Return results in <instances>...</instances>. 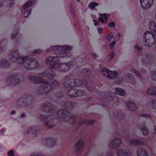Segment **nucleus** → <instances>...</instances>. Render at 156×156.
I'll list each match as a JSON object with an SVG mask.
<instances>
[{"mask_svg":"<svg viewBox=\"0 0 156 156\" xmlns=\"http://www.w3.org/2000/svg\"><path fill=\"white\" fill-rule=\"evenodd\" d=\"M81 73L86 76V78L83 80L79 79H70L66 80L64 83L65 87L71 88L67 91V94L70 97H77L85 94V92L83 90L76 88V87L82 85L86 86L87 89L91 93L94 90L95 87L92 85L90 77L91 73V69L84 68L82 70Z\"/></svg>","mask_w":156,"mask_h":156,"instance_id":"1","label":"nucleus"},{"mask_svg":"<svg viewBox=\"0 0 156 156\" xmlns=\"http://www.w3.org/2000/svg\"><path fill=\"white\" fill-rule=\"evenodd\" d=\"M55 75L54 71L48 69L39 73V77L30 75L29 78L30 80L34 81L36 83L41 84V87L38 89L39 93L40 94L45 95L51 90L53 85H59V82L54 79Z\"/></svg>","mask_w":156,"mask_h":156,"instance_id":"2","label":"nucleus"},{"mask_svg":"<svg viewBox=\"0 0 156 156\" xmlns=\"http://www.w3.org/2000/svg\"><path fill=\"white\" fill-rule=\"evenodd\" d=\"M9 57L13 62H17L19 64H23L26 68L29 70L35 69L39 66V62L34 58H29L28 56H20L19 50L16 49L11 52Z\"/></svg>","mask_w":156,"mask_h":156,"instance_id":"3","label":"nucleus"},{"mask_svg":"<svg viewBox=\"0 0 156 156\" xmlns=\"http://www.w3.org/2000/svg\"><path fill=\"white\" fill-rule=\"evenodd\" d=\"M75 103L73 101H68L65 104L66 108L59 110L57 112V117L61 118L62 120L72 125L74 124L76 122L75 116L70 112L75 105Z\"/></svg>","mask_w":156,"mask_h":156,"instance_id":"4","label":"nucleus"},{"mask_svg":"<svg viewBox=\"0 0 156 156\" xmlns=\"http://www.w3.org/2000/svg\"><path fill=\"white\" fill-rule=\"evenodd\" d=\"M149 28L151 32L147 31L144 34L143 42L145 46L151 47L154 44L155 41L154 35L156 36V24L154 22L149 23Z\"/></svg>","mask_w":156,"mask_h":156,"instance_id":"5","label":"nucleus"},{"mask_svg":"<svg viewBox=\"0 0 156 156\" xmlns=\"http://www.w3.org/2000/svg\"><path fill=\"white\" fill-rule=\"evenodd\" d=\"M72 47L69 45H64L61 48V50L56 51L55 53L56 55L55 56H49L46 59V62L47 63H49L52 62H56L58 60V58L66 57V58H70L72 56L71 53H67L66 51L71 50Z\"/></svg>","mask_w":156,"mask_h":156,"instance_id":"6","label":"nucleus"},{"mask_svg":"<svg viewBox=\"0 0 156 156\" xmlns=\"http://www.w3.org/2000/svg\"><path fill=\"white\" fill-rule=\"evenodd\" d=\"M74 66V63L72 62L62 63L56 62L52 63L49 65V67L51 69H57L59 71L66 72L72 69Z\"/></svg>","mask_w":156,"mask_h":156,"instance_id":"7","label":"nucleus"},{"mask_svg":"<svg viewBox=\"0 0 156 156\" xmlns=\"http://www.w3.org/2000/svg\"><path fill=\"white\" fill-rule=\"evenodd\" d=\"M102 74L110 79L115 78L114 83L116 84H122L123 78L122 77H117V73L116 71H111L106 67L104 68L101 70Z\"/></svg>","mask_w":156,"mask_h":156,"instance_id":"8","label":"nucleus"},{"mask_svg":"<svg viewBox=\"0 0 156 156\" xmlns=\"http://www.w3.org/2000/svg\"><path fill=\"white\" fill-rule=\"evenodd\" d=\"M34 98L31 95H25L18 100V104L23 106L32 105L34 103Z\"/></svg>","mask_w":156,"mask_h":156,"instance_id":"9","label":"nucleus"},{"mask_svg":"<svg viewBox=\"0 0 156 156\" xmlns=\"http://www.w3.org/2000/svg\"><path fill=\"white\" fill-rule=\"evenodd\" d=\"M20 80L18 74L13 75L8 78L6 82L12 86H14L20 82Z\"/></svg>","mask_w":156,"mask_h":156,"instance_id":"10","label":"nucleus"},{"mask_svg":"<svg viewBox=\"0 0 156 156\" xmlns=\"http://www.w3.org/2000/svg\"><path fill=\"white\" fill-rule=\"evenodd\" d=\"M42 143L45 147L51 148L55 145L56 141L51 137H47L42 140Z\"/></svg>","mask_w":156,"mask_h":156,"instance_id":"11","label":"nucleus"},{"mask_svg":"<svg viewBox=\"0 0 156 156\" xmlns=\"http://www.w3.org/2000/svg\"><path fill=\"white\" fill-rule=\"evenodd\" d=\"M55 107L52 103H48L44 104L42 106V109L46 112L53 113L55 110Z\"/></svg>","mask_w":156,"mask_h":156,"instance_id":"12","label":"nucleus"},{"mask_svg":"<svg viewBox=\"0 0 156 156\" xmlns=\"http://www.w3.org/2000/svg\"><path fill=\"white\" fill-rule=\"evenodd\" d=\"M154 60V57L150 54H147L145 57L141 58V62L143 64L152 63Z\"/></svg>","mask_w":156,"mask_h":156,"instance_id":"13","label":"nucleus"},{"mask_svg":"<svg viewBox=\"0 0 156 156\" xmlns=\"http://www.w3.org/2000/svg\"><path fill=\"white\" fill-rule=\"evenodd\" d=\"M121 139L116 137L115 139L110 142L109 144V147L112 149L117 148L121 143Z\"/></svg>","mask_w":156,"mask_h":156,"instance_id":"14","label":"nucleus"},{"mask_svg":"<svg viewBox=\"0 0 156 156\" xmlns=\"http://www.w3.org/2000/svg\"><path fill=\"white\" fill-rule=\"evenodd\" d=\"M154 2V0H140L141 7L143 9H147L150 7Z\"/></svg>","mask_w":156,"mask_h":156,"instance_id":"15","label":"nucleus"},{"mask_svg":"<svg viewBox=\"0 0 156 156\" xmlns=\"http://www.w3.org/2000/svg\"><path fill=\"white\" fill-rule=\"evenodd\" d=\"M0 6H4L7 7L12 6L14 4V0H0Z\"/></svg>","mask_w":156,"mask_h":156,"instance_id":"16","label":"nucleus"},{"mask_svg":"<svg viewBox=\"0 0 156 156\" xmlns=\"http://www.w3.org/2000/svg\"><path fill=\"white\" fill-rule=\"evenodd\" d=\"M138 70V72L134 69H131V72L133 73L137 77L140 79L141 78V76L139 72H140L142 74H145L146 73V71L145 69L142 68H139Z\"/></svg>","mask_w":156,"mask_h":156,"instance_id":"17","label":"nucleus"},{"mask_svg":"<svg viewBox=\"0 0 156 156\" xmlns=\"http://www.w3.org/2000/svg\"><path fill=\"white\" fill-rule=\"evenodd\" d=\"M109 98H110L109 99H108L107 97H106L105 99L104 98H102L101 100H105L108 102H112L113 103L115 104H117L119 102V100L115 94H113L112 95H110Z\"/></svg>","mask_w":156,"mask_h":156,"instance_id":"18","label":"nucleus"},{"mask_svg":"<svg viewBox=\"0 0 156 156\" xmlns=\"http://www.w3.org/2000/svg\"><path fill=\"white\" fill-rule=\"evenodd\" d=\"M84 141L83 140H79L76 145L75 149L77 152H80L84 148Z\"/></svg>","mask_w":156,"mask_h":156,"instance_id":"19","label":"nucleus"},{"mask_svg":"<svg viewBox=\"0 0 156 156\" xmlns=\"http://www.w3.org/2000/svg\"><path fill=\"white\" fill-rule=\"evenodd\" d=\"M145 126V124L144 122H143L139 124L138 127L141 129L143 135L145 136L148 135L149 133V131Z\"/></svg>","mask_w":156,"mask_h":156,"instance_id":"20","label":"nucleus"},{"mask_svg":"<svg viewBox=\"0 0 156 156\" xmlns=\"http://www.w3.org/2000/svg\"><path fill=\"white\" fill-rule=\"evenodd\" d=\"M11 67V64L5 59L3 58L0 60V68L7 69Z\"/></svg>","mask_w":156,"mask_h":156,"instance_id":"21","label":"nucleus"},{"mask_svg":"<svg viewBox=\"0 0 156 156\" xmlns=\"http://www.w3.org/2000/svg\"><path fill=\"white\" fill-rule=\"evenodd\" d=\"M130 145L134 146H139L144 145V143L142 141L138 140H132L129 142Z\"/></svg>","mask_w":156,"mask_h":156,"instance_id":"22","label":"nucleus"},{"mask_svg":"<svg viewBox=\"0 0 156 156\" xmlns=\"http://www.w3.org/2000/svg\"><path fill=\"white\" fill-rule=\"evenodd\" d=\"M117 156H129L131 154L130 151L125 150L119 149L116 151Z\"/></svg>","mask_w":156,"mask_h":156,"instance_id":"23","label":"nucleus"},{"mask_svg":"<svg viewBox=\"0 0 156 156\" xmlns=\"http://www.w3.org/2000/svg\"><path fill=\"white\" fill-rule=\"evenodd\" d=\"M7 40L5 39L0 42V53L3 52L7 48Z\"/></svg>","mask_w":156,"mask_h":156,"instance_id":"24","label":"nucleus"},{"mask_svg":"<svg viewBox=\"0 0 156 156\" xmlns=\"http://www.w3.org/2000/svg\"><path fill=\"white\" fill-rule=\"evenodd\" d=\"M109 16V14L108 13L101 14L99 18V20L101 23H106Z\"/></svg>","mask_w":156,"mask_h":156,"instance_id":"25","label":"nucleus"},{"mask_svg":"<svg viewBox=\"0 0 156 156\" xmlns=\"http://www.w3.org/2000/svg\"><path fill=\"white\" fill-rule=\"evenodd\" d=\"M137 156H148L147 152L144 148H139L137 151Z\"/></svg>","mask_w":156,"mask_h":156,"instance_id":"26","label":"nucleus"},{"mask_svg":"<svg viewBox=\"0 0 156 156\" xmlns=\"http://www.w3.org/2000/svg\"><path fill=\"white\" fill-rule=\"evenodd\" d=\"M126 104L129 110L133 111H135L136 110V106L135 104L133 102L131 101H128Z\"/></svg>","mask_w":156,"mask_h":156,"instance_id":"27","label":"nucleus"},{"mask_svg":"<svg viewBox=\"0 0 156 156\" xmlns=\"http://www.w3.org/2000/svg\"><path fill=\"white\" fill-rule=\"evenodd\" d=\"M148 94L156 95V87H152L149 88L147 90Z\"/></svg>","mask_w":156,"mask_h":156,"instance_id":"28","label":"nucleus"},{"mask_svg":"<svg viewBox=\"0 0 156 156\" xmlns=\"http://www.w3.org/2000/svg\"><path fill=\"white\" fill-rule=\"evenodd\" d=\"M36 0H30L27 2L23 7V9L25 10L32 5L35 2Z\"/></svg>","mask_w":156,"mask_h":156,"instance_id":"29","label":"nucleus"},{"mask_svg":"<svg viewBox=\"0 0 156 156\" xmlns=\"http://www.w3.org/2000/svg\"><path fill=\"white\" fill-rule=\"evenodd\" d=\"M95 122L94 120L93 119L90 120H85L83 121H79L81 125L87 123L89 125H92Z\"/></svg>","mask_w":156,"mask_h":156,"instance_id":"30","label":"nucleus"},{"mask_svg":"<svg viewBox=\"0 0 156 156\" xmlns=\"http://www.w3.org/2000/svg\"><path fill=\"white\" fill-rule=\"evenodd\" d=\"M126 77L127 80L130 83H132L135 80L134 76L130 73H128L126 75Z\"/></svg>","mask_w":156,"mask_h":156,"instance_id":"31","label":"nucleus"},{"mask_svg":"<svg viewBox=\"0 0 156 156\" xmlns=\"http://www.w3.org/2000/svg\"><path fill=\"white\" fill-rule=\"evenodd\" d=\"M115 92L116 94L121 96H123L125 94V91L124 90L119 87L116 88Z\"/></svg>","mask_w":156,"mask_h":156,"instance_id":"32","label":"nucleus"},{"mask_svg":"<svg viewBox=\"0 0 156 156\" xmlns=\"http://www.w3.org/2000/svg\"><path fill=\"white\" fill-rule=\"evenodd\" d=\"M37 133L36 128L34 126H30L29 128V129L27 131V133H32L34 135H35Z\"/></svg>","mask_w":156,"mask_h":156,"instance_id":"33","label":"nucleus"},{"mask_svg":"<svg viewBox=\"0 0 156 156\" xmlns=\"http://www.w3.org/2000/svg\"><path fill=\"white\" fill-rule=\"evenodd\" d=\"M51 115H41L39 117L40 120L44 122L45 121L48 120L49 119H51Z\"/></svg>","mask_w":156,"mask_h":156,"instance_id":"34","label":"nucleus"},{"mask_svg":"<svg viewBox=\"0 0 156 156\" xmlns=\"http://www.w3.org/2000/svg\"><path fill=\"white\" fill-rule=\"evenodd\" d=\"M64 94L63 92L61 91L57 92L55 93V96L58 99H60L63 97Z\"/></svg>","mask_w":156,"mask_h":156,"instance_id":"35","label":"nucleus"},{"mask_svg":"<svg viewBox=\"0 0 156 156\" xmlns=\"http://www.w3.org/2000/svg\"><path fill=\"white\" fill-rule=\"evenodd\" d=\"M60 47V45H56L54 46H51L50 48L46 50V52H49L53 50H55L59 48Z\"/></svg>","mask_w":156,"mask_h":156,"instance_id":"36","label":"nucleus"},{"mask_svg":"<svg viewBox=\"0 0 156 156\" xmlns=\"http://www.w3.org/2000/svg\"><path fill=\"white\" fill-rule=\"evenodd\" d=\"M19 28H16L14 30L13 33L12 34L11 38L12 39H14L15 37L17 36L19 33Z\"/></svg>","mask_w":156,"mask_h":156,"instance_id":"37","label":"nucleus"},{"mask_svg":"<svg viewBox=\"0 0 156 156\" xmlns=\"http://www.w3.org/2000/svg\"><path fill=\"white\" fill-rule=\"evenodd\" d=\"M150 104L152 108H155L156 107V100L151 99L150 101Z\"/></svg>","mask_w":156,"mask_h":156,"instance_id":"38","label":"nucleus"},{"mask_svg":"<svg viewBox=\"0 0 156 156\" xmlns=\"http://www.w3.org/2000/svg\"><path fill=\"white\" fill-rule=\"evenodd\" d=\"M98 5L97 3L95 2H92L90 3L88 5V7L90 9H94L95 7Z\"/></svg>","mask_w":156,"mask_h":156,"instance_id":"39","label":"nucleus"},{"mask_svg":"<svg viewBox=\"0 0 156 156\" xmlns=\"http://www.w3.org/2000/svg\"><path fill=\"white\" fill-rule=\"evenodd\" d=\"M31 12V9H29L28 10H25L24 13V16L27 17L30 14Z\"/></svg>","mask_w":156,"mask_h":156,"instance_id":"40","label":"nucleus"},{"mask_svg":"<svg viewBox=\"0 0 156 156\" xmlns=\"http://www.w3.org/2000/svg\"><path fill=\"white\" fill-rule=\"evenodd\" d=\"M30 156H44V155L40 153H32Z\"/></svg>","mask_w":156,"mask_h":156,"instance_id":"41","label":"nucleus"},{"mask_svg":"<svg viewBox=\"0 0 156 156\" xmlns=\"http://www.w3.org/2000/svg\"><path fill=\"white\" fill-rule=\"evenodd\" d=\"M45 126L47 127L52 128L53 127V125L49 122H45Z\"/></svg>","mask_w":156,"mask_h":156,"instance_id":"42","label":"nucleus"},{"mask_svg":"<svg viewBox=\"0 0 156 156\" xmlns=\"http://www.w3.org/2000/svg\"><path fill=\"white\" fill-rule=\"evenodd\" d=\"M140 116L141 117H146L148 118H150L151 116V114H142L140 115Z\"/></svg>","mask_w":156,"mask_h":156,"instance_id":"43","label":"nucleus"},{"mask_svg":"<svg viewBox=\"0 0 156 156\" xmlns=\"http://www.w3.org/2000/svg\"><path fill=\"white\" fill-rule=\"evenodd\" d=\"M113 37V35L112 34H108L106 37L107 40L108 41H110V40Z\"/></svg>","mask_w":156,"mask_h":156,"instance_id":"44","label":"nucleus"},{"mask_svg":"<svg viewBox=\"0 0 156 156\" xmlns=\"http://www.w3.org/2000/svg\"><path fill=\"white\" fill-rule=\"evenodd\" d=\"M7 155L8 156H15L13 150H10L7 152Z\"/></svg>","mask_w":156,"mask_h":156,"instance_id":"45","label":"nucleus"},{"mask_svg":"<svg viewBox=\"0 0 156 156\" xmlns=\"http://www.w3.org/2000/svg\"><path fill=\"white\" fill-rule=\"evenodd\" d=\"M69 9L70 12L72 14H74V7L73 6V5L72 4H70V5L69 7Z\"/></svg>","mask_w":156,"mask_h":156,"instance_id":"46","label":"nucleus"},{"mask_svg":"<svg viewBox=\"0 0 156 156\" xmlns=\"http://www.w3.org/2000/svg\"><path fill=\"white\" fill-rule=\"evenodd\" d=\"M152 77L153 80L156 81V73L155 71L152 72Z\"/></svg>","mask_w":156,"mask_h":156,"instance_id":"47","label":"nucleus"},{"mask_svg":"<svg viewBox=\"0 0 156 156\" xmlns=\"http://www.w3.org/2000/svg\"><path fill=\"white\" fill-rule=\"evenodd\" d=\"M115 41H113L112 43H110L109 47L110 49H112L113 48L115 44Z\"/></svg>","mask_w":156,"mask_h":156,"instance_id":"48","label":"nucleus"},{"mask_svg":"<svg viewBox=\"0 0 156 156\" xmlns=\"http://www.w3.org/2000/svg\"><path fill=\"white\" fill-rule=\"evenodd\" d=\"M5 129L3 128L1 129H0V136H3L4 135V133L5 132Z\"/></svg>","mask_w":156,"mask_h":156,"instance_id":"49","label":"nucleus"},{"mask_svg":"<svg viewBox=\"0 0 156 156\" xmlns=\"http://www.w3.org/2000/svg\"><path fill=\"white\" fill-rule=\"evenodd\" d=\"M41 49H38L34 50L33 51V53L34 54H38L41 51Z\"/></svg>","mask_w":156,"mask_h":156,"instance_id":"50","label":"nucleus"},{"mask_svg":"<svg viewBox=\"0 0 156 156\" xmlns=\"http://www.w3.org/2000/svg\"><path fill=\"white\" fill-rule=\"evenodd\" d=\"M114 54L115 53L113 51H112L110 53L109 56H110V60H112V59Z\"/></svg>","mask_w":156,"mask_h":156,"instance_id":"51","label":"nucleus"},{"mask_svg":"<svg viewBox=\"0 0 156 156\" xmlns=\"http://www.w3.org/2000/svg\"><path fill=\"white\" fill-rule=\"evenodd\" d=\"M98 32L100 34H102L103 33L102 31V28L101 27H99L97 29Z\"/></svg>","mask_w":156,"mask_h":156,"instance_id":"52","label":"nucleus"},{"mask_svg":"<svg viewBox=\"0 0 156 156\" xmlns=\"http://www.w3.org/2000/svg\"><path fill=\"white\" fill-rule=\"evenodd\" d=\"M134 48L135 49L136 48L137 50L138 51H140L142 49V48L141 47H140L137 46V45L134 46Z\"/></svg>","mask_w":156,"mask_h":156,"instance_id":"53","label":"nucleus"},{"mask_svg":"<svg viewBox=\"0 0 156 156\" xmlns=\"http://www.w3.org/2000/svg\"><path fill=\"white\" fill-rule=\"evenodd\" d=\"M108 25L110 27H114L115 26V23L114 22L110 23L108 24Z\"/></svg>","mask_w":156,"mask_h":156,"instance_id":"54","label":"nucleus"},{"mask_svg":"<svg viewBox=\"0 0 156 156\" xmlns=\"http://www.w3.org/2000/svg\"><path fill=\"white\" fill-rule=\"evenodd\" d=\"M121 132H122V133H123V134L125 136H126V137L129 136V135H128L127 134V135H126L125 130H124V129L122 130L121 131Z\"/></svg>","mask_w":156,"mask_h":156,"instance_id":"55","label":"nucleus"},{"mask_svg":"<svg viewBox=\"0 0 156 156\" xmlns=\"http://www.w3.org/2000/svg\"><path fill=\"white\" fill-rule=\"evenodd\" d=\"M93 21L94 22V24L95 26H96L98 24V21L96 20H93Z\"/></svg>","mask_w":156,"mask_h":156,"instance_id":"56","label":"nucleus"},{"mask_svg":"<svg viewBox=\"0 0 156 156\" xmlns=\"http://www.w3.org/2000/svg\"><path fill=\"white\" fill-rule=\"evenodd\" d=\"M121 37V36L120 34V33L118 34L116 36V40L117 39V40H119Z\"/></svg>","mask_w":156,"mask_h":156,"instance_id":"57","label":"nucleus"},{"mask_svg":"<svg viewBox=\"0 0 156 156\" xmlns=\"http://www.w3.org/2000/svg\"><path fill=\"white\" fill-rule=\"evenodd\" d=\"M16 113V112L15 110H13L11 111V112H10V114L11 115H13V114H15Z\"/></svg>","mask_w":156,"mask_h":156,"instance_id":"58","label":"nucleus"},{"mask_svg":"<svg viewBox=\"0 0 156 156\" xmlns=\"http://www.w3.org/2000/svg\"><path fill=\"white\" fill-rule=\"evenodd\" d=\"M91 55L92 56H93V57L94 58H96L97 57V55L96 53H93L91 54Z\"/></svg>","mask_w":156,"mask_h":156,"instance_id":"59","label":"nucleus"},{"mask_svg":"<svg viewBox=\"0 0 156 156\" xmlns=\"http://www.w3.org/2000/svg\"><path fill=\"white\" fill-rule=\"evenodd\" d=\"M21 118H24L26 116V114L25 113H23L20 115Z\"/></svg>","mask_w":156,"mask_h":156,"instance_id":"60","label":"nucleus"},{"mask_svg":"<svg viewBox=\"0 0 156 156\" xmlns=\"http://www.w3.org/2000/svg\"><path fill=\"white\" fill-rule=\"evenodd\" d=\"M3 151V147H1V145H0V151Z\"/></svg>","mask_w":156,"mask_h":156,"instance_id":"61","label":"nucleus"},{"mask_svg":"<svg viewBox=\"0 0 156 156\" xmlns=\"http://www.w3.org/2000/svg\"><path fill=\"white\" fill-rule=\"evenodd\" d=\"M112 154H110L109 153H108L107 154V156H112Z\"/></svg>","mask_w":156,"mask_h":156,"instance_id":"62","label":"nucleus"},{"mask_svg":"<svg viewBox=\"0 0 156 156\" xmlns=\"http://www.w3.org/2000/svg\"><path fill=\"white\" fill-rule=\"evenodd\" d=\"M154 134L156 135V126L154 129Z\"/></svg>","mask_w":156,"mask_h":156,"instance_id":"63","label":"nucleus"},{"mask_svg":"<svg viewBox=\"0 0 156 156\" xmlns=\"http://www.w3.org/2000/svg\"><path fill=\"white\" fill-rule=\"evenodd\" d=\"M155 19L156 20V13L155 16Z\"/></svg>","mask_w":156,"mask_h":156,"instance_id":"64","label":"nucleus"}]
</instances>
